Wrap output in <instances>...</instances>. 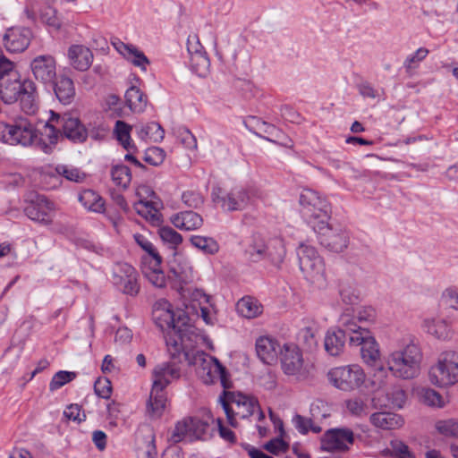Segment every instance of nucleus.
Masks as SVG:
<instances>
[{
    "label": "nucleus",
    "instance_id": "nucleus-30",
    "mask_svg": "<svg viewBox=\"0 0 458 458\" xmlns=\"http://www.w3.org/2000/svg\"><path fill=\"white\" fill-rule=\"evenodd\" d=\"M166 403V396L164 389L153 386L150 391L149 399L147 403V412L151 419H158L162 416Z\"/></svg>",
    "mask_w": 458,
    "mask_h": 458
},
{
    "label": "nucleus",
    "instance_id": "nucleus-26",
    "mask_svg": "<svg viewBox=\"0 0 458 458\" xmlns=\"http://www.w3.org/2000/svg\"><path fill=\"white\" fill-rule=\"evenodd\" d=\"M68 56L72 67L78 71H87L93 61V54L89 48L74 45L69 48Z\"/></svg>",
    "mask_w": 458,
    "mask_h": 458
},
{
    "label": "nucleus",
    "instance_id": "nucleus-13",
    "mask_svg": "<svg viewBox=\"0 0 458 458\" xmlns=\"http://www.w3.org/2000/svg\"><path fill=\"white\" fill-rule=\"evenodd\" d=\"M358 325L354 319L343 318V327H333L327 330L324 338V347L330 356L341 355L345 348L347 339L357 332Z\"/></svg>",
    "mask_w": 458,
    "mask_h": 458
},
{
    "label": "nucleus",
    "instance_id": "nucleus-11",
    "mask_svg": "<svg viewBox=\"0 0 458 458\" xmlns=\"http://www.w3.org/2000/svg\"><path fill=\"white\" fill-rule=\"evenodd\" d=\"M37 139V130L25 119L13 123H0V140L10 145L30 146Z\"/></svg>",
    "mask_w": 458,
    "mask_h": 458
},
{
    "label": "nucleus",
    "instance_id": "nucleus-9",
    "mask_svg": "<svg viewBox=\"0 0 458 458\" xmlns=\"http://www.w3.org/2000/svg\"><path fill=\"white\" fill-rule=\"evenodd\" d=\"M221 193L220 188L217 191L214 190L212 192L213 201L220 204L224 210L232 212L243 210L251 205L258 196V190L253 187L236 186L226 194L221 195Z\"/></svg>",
    "mask_w": 458,
    "mask_h": 458
},
{
    "label": "nucleus",
    "instance_id": "nucleus-10",
    "mask_svg": "<svg viewBox=\"0 0 458 458\" xmlns=\"http://www.w3.org/2000/svg\"><path fill=\"white\" fill-rule=\"evenodd\" d=\"M327 378L335 388L351 392L364 384L366 375L359 365L353 364L331 369L327 373Z\"/></svg>",
    "mask_w": 458,
    "mask_h": 458
},
{
    "label": "nucleus",
    "instance_id": "nucleus-20",
    "mask_svg": "<svg viewBox=\"0 0 458 458\" xmlns=\"http://www.w3.org/2000/svg\"><path fill=\"white\" fill-rule=\"evenodd\" d=\"M30 69L34 78L46 87L58 76L55 59L50 55H41L33 58L30 63Z\"/></svg>",
    "mask_w": 458,
    "mask_h": 458
},
{
    "label": "nucleus",
    "instance_id": "nucleus-46",
    "mask_svg": "<svg viewBox=\"0 0 458 458\" xmlns=\"http://www.w3.org/2000/svg\"><path fill=\"white\" fill-rule=\"evenodd\" d=\"M158 234L162 242L172 250H175L177 246L182 242V235L170 226L159 228Z\"/></svg>",
    "mask_w": 458,
    "mask_h": 458
},
{
    "label": "nucleus",
    "instance_id": "nucleus-48",
    "mask_svg": "<svg viewBox=\"0 0 458 458\" xmlns=\"http://www.w3.org/2000/svg\"><path fill=\"white\" fill-rule=\"evenodd\" d=\"M209 65V58L206 52L199 53L190 56V66L191 70L199 76L206 74Z\"/></svg>",
    "mask_w": 458,
    "mask_h": 458
},
{
    "label": "nucleus",
    "instance_id": "nucleus-8",
    "mask_svg": "<svg viewBox=\"0 0 458 458\" xmlns=\"http://www.w3.org/2000/svg\"><path fill=\"white\" fill-rule=\"evenodd\" d=\"M429 381L439 387H446L458 382V352H442L436 365L428 372Z\"/></svg>",
    "mask_w": 458,
    "mask_h": 458
},
{
    "label": "nucleus",
    "instance_id": "nucleus-34",
    "mask_svg": "<svg viewBox=\"0 0 458 458\" xmlns=\"http://www.w3.org/2000/svg\"><path fill=\"white\" fill-rule=\"evenodd\" d=\"M132 127L122 120H117L114 127V133L116 140L127 151L136 150L137 148L131 138Z\"/></svg>",
    "mask_w": 458,
    "mask_h": 458
},
{
    "label": "nucleus",
    "instance_id": "nucleus-64",
    "mask_svg": "<svg viewBox=\"0 0 458 458\" xmlns=\"http://www.w3.org/2000/svg\"><path fill=\"white\" fill-rule=\"evenodd\" d=\"M64 415L70 420L77 421L78 423L86 420V415L82 413L81 416V406L78 404H70L64 411Z\"/></svg>",
    "mask_w": 458,
    "mask_h": 458
},
{
    "label": "nucleus",
    "instance_id": "nucleus-49",
    "mask_svg": "<svg viewBox=\"0 0 458 458\" xmlns=\"http://www.w3.org/2000/svg\"><path fill=\"white\" fill-rule=\"evenodd\" d=\"M133 237L137 244L148 254L149 258H152L155 266H160L162 263V257L159 255L154 245L140 233H136Z\"/></svg>",
    "mask_w": 458,
    "mask_h": 458
},
{
    "label": "nucleus",
    "instance_id": "nucleus-32",
    "mask_svg": "<svg viewBox=\"0 0 458 458\" xmlns=\"http://www.w3.org/2000/svg\"><path fill=\"white\" fill-rule=\"evenodd\" d=\"M79 201L88 210L102 213L105 211V201L100 195L92 190H84L79 195Z\"/></svg>",
    "mask_w": 458,
    "mask_h": 458
},
{
    "label": "nucleus",
    "instance_id": "nucleus-3",
    "mask_svg": "<svg viewBox=\"0 0 458 458\" xmlns=\"http://www.w3.org/2000/svg\"><path fill=\"white\" fill-rule=\"evenodd\" d=\"M166 345L171 360L156 366L153 370V386L165 389L173 380L181 377L180 363L189 360V352H186L182 343L173 337L166 339Z\"/></svg>",
    "mask_w": 458,
    "mask_h": 458
},
{
    "label": "nucleus",
    "instance_id": "nucleus-44",
    "mask_svg": "<svg viewBox=\"0 0 458 458\" xmlns=\"http://www.w3.org/2000/svg\"><path fill=\"white\" fill-rule=\"evenodd\" d=\"M190 241L194 247L207 254H215L219 250L218 243L211 237L193 235Z\"/></svg>",
    "mask_w": 458,
    "mask_h": 458
},
{
    "label": "nucleus",
    "instance_id": "nucleus-57",
    "mask_svg": "<svg viewBox=\"0 0 458 458\" xmlns=\"http://www.w3.org/2000/svg\"><path fill=\"white\" fill-rule=\"evenodd\" d=\"M387 452L395 458H415L409 446L399 440L391 441V449H387Z\"/></svg>",
    "mask_w": 458,
    "mask_h": 458
},
{
    "label": "nucleus",
    "instance_id": "nucleus-52",
    "mask_svg": "<svg viewBox=\"0 0 458 458\" xmlns=\"http://www.w3.org/2000/svg\"><path fill=\"white\" fill-rule=\"evenodd\" d=\"M75 377V372L60 370L53 376L49 383V389L51 392H54L64 386L65 384L72 381Z\"/></svg>",
    "mask_w": 458,
    "mask_h": 458
},
{
    "label": "nucleus",
    "instance_id": "nucleus-6",
    "mask_svg": "<svg viewBox=\"0 0 458 458\" xmlns=\"http://www.w3.org/2000/svg\"><path fill=\"white\" fill-rule=\"evenodd\" d=\"M422 354L420 347L411 342L403 350L394 352L388 360V369L396 377L410 379L420 372Z\"/></svg>",
    "mask_w": 458,
    "mask_h": 458
},
{
    "label": "nucleus",
    "instance_id": "nucleus-27",
    "mask_svg": "<svg viewBox=\"0 0 458 458\" xmlns=\"http://www.w3.org/2000/svg\"><path fill=\"white\" fill-rule=\"evenodd\" d=\"M114 46L119 53L133 65L140 67L142 71L147 70V65L149 64L150 62L142 51L133 45L125 44L121 41L114 43Z\"/></svg>",
    "mask_w": 458,
    "mask_h": 458
},
{
    "label": "nucleus",
    "instance_id": "nucleus-19",
    "mask_svg": "<svg viewBox=\"0 0 458 458\" xmlns=\"http://www.w3.org/2000/svg\"><path fill=\"white\" fill-rule=\"evenodd\" d=\"M354 443V435L352 429L347 428H335L328 429L321 438V449L327 452L349 450V445Z\"/></svg>",
    "mask_w": 458,
    "mask_h": 458
},
{
    "label": "nucleus",
    "instance_id": "nucleus-54",
    "mask_svg": "<svg viewBox=\"0 0 458 458\" xmlns=\"http://www.w3.org/2000/svg\"><path fill=\"white\" fill-rule=\"evenodd\" d=\"M191 424L189 418H185L181 421H178L170 436V440L174 443H179L184 439L186 436L191 437L190 432Z\"/></svg>",
    "mask_w": 458,
    "mask_h": 458
},
{
    "label": "nucleus",
    "instance_id": "nucleus-1",
    "mask_svg": "<svg viewBox=\"0 0 458 458\" xmlns=\"http://www.w3.org/2000/svg\"><path fill=\"white\" fill-rule=\"evenodd\" d=\"M20 101L26 114H35L39 107L38 94L35 82L30 79L21 80L20 73H11L0 79V101L6 105Z\"/></svg>",
    "mask_w": 458,
    "mask_h": 458
},
{
    "label": "nucleus",
    "instance_id": "nucleus-33",
    "mask_svg": "<svg viewBox=\"0 0 458 458\" xmlns=\"http://www.w3.org/2000/svg\"><path fill=\"white\" fill-rule=\"evenodd\" d=\"M245 258L250 262H259L267 258V244L259 235H254L244 251Z\"/></svg>",
    "mask_w": 458,
    "mask_h": 458
},
{
    "label": "nucleus",
    "instance_id": "nucleus-61",
    "mask_svg": "<svg viewBox=\"0 0 458 458\" xmlns=\"http://www.w3.org/2000/svg\"><path fill=\"white\" fill-rule=\"evenodd\" d=\"M264 448L269 453L277 455L280 452H286L289 448V444L281 437H276L266 443Z\"/></svg>",
    "mask_w": 458,
    "mask_h": 458
},
{
    "label": "nucleus",
    "instance_id": "nucleus-4",
    "mask_svg": "<svg viewBox=\"0 0 458 458\" xmlns=\"http://www.w3.org/2000/svg\"><path fill=\"white\" fill-rule=\"evenodd\" d=\"M350 345L360 347V352L364 362L377 368L374 374V377L376 378V380L373 381L374 386L377 388L383 387L386 384L383 378L386 376V371L382 365L377 364L380 356L379 349L370 332L368 329L358 326L357 332L350 336Z\"/></svg>",
    "mask_w": 458,
    "mask_h": 458
},
{
    "label": "nucleus",
    "instance_id": "nucleus-36",
    "mask_svg": "<svg viewBox=\"0 0 458 458\" xmlns=\"http://www.w3.org/2000/svg\"><path fill=\"white\" fill-rule=\"evenodd\" d=\"M285 247L283 239H271L267 244V258L275 266H279L285 257Z\"/></svg>",
    "mask_w": 458,
    "mask_h": 458
},
{
    "label": "nucleus",
    "instance_id": "nucleus-62",
    "mask_svg": "<svg viewBox=\"0 0 458 458\" xmlns=\"http://www.w3.org/2000/svg\"><path fill=\"white\" fill-rule=\"evenodd\" d=\"M442 301L446 307L458 310V288H447L443 293Z\"/></svg>",
    "mask_w": 458,
    "mask_h": 458
},
{
    "label": "nucleus",
    "instance_id": "nucleus-5",
    "mask_svg": "<svg viewBox=\"0 0 458 458\" xmlns=\"http://www.w3.org/2000/svg\"><path fill=\"white\" fill-rule=\"evenodd\" d=\"M300 213L305 223L312 229L331 218V207L327 199L310 189H304L299 197Z\"/></svg>",
    "mask_w": 458,
    "mask_h": 458
},
{
    "label": "nucleus",
    "instance_id": "nucleus-56",
    "mask_svg": "<svg viewBox=\"0 0 458 458\" xmlns=\"http://www.w3.org/2000/svg\"><path fill=\"white\" fill-rule=\"evenodd\" d=\"M437 430L445 436L458 438V421L454 420H439L436 423Z\"/></svg>",
    "mask_w": 458,
    "mask_h": 458
},
{
    "label": "nucleus",
    "instance_id": "nucleus-51",
    "mask_svg": "<svg viewBox=\"0 0 458 458\" xmlns=\"http://www.w3.org/2000/svg\"><path fill=\"white\" fill-rule=\"evenodd\" d=\"M420 400L424 404L430 407L443 408L445 404L443 396L430 388L422 391Z\"/></svg>",
    "mask_w": 458,
    "mask_h": 458
},
{
    "label": "nucleus",
    "instance_id": "nucleus-24",
    "mask_svg": "<svg viewBox=\"0 0 458 458\" xmlns=\"http://www.w3.org/2000/svg\"><path fill=\"white\" fill-rule=\"evenodd\" d=\"M206 369H208L207 374L203 377L205 384L209 385L219 380L225 389L224 391L232 387L230 374L216 358H211V362L204 367V370Z\"/></svg>",
    "mask_w": 458,
    "mask_h": 458
},
{
    "label": "nucleus",
    "instance_id": "nucleus-21",
    "mask_svg": "<svg viewBox=\"0 0 458 458\" xmlns=\"http://www.w3.org/2000/svg\"><path fill=\"white\" fill-rule=\"evenodd\" d=\"M31 31L28 28H13L6 31L3 40L7 51L11 53L23 52L30 46Z\"/></svg>",
    "mask_w": 458,
    "mask_h": 458
},
{
    "label": "nucleus",
    "instance_id": "nucleus-2",
    "mask_svg": "<svg viewBox=\"0 0 458 458\" xmlns=\"http://www.w3.org/2000/svg\"><path fill=\"white\" fill-rule=\"evenodd\" d=\"M152 319L162 331H167L165 340L171 336L182 344L186 334L191 331L186 313L182 310L174 313L172 305L165 300L155 303Z\"/></svg>",
    "mask_w": 458,
    "mask_h": 458
},
{
    "label": "nucleus",
    "instance_id": "nucleus-42",
    "mask_svg": "<svg viewBox=\"0 0 458 458\" xmlns=\"http://www.w3.org/2000/svg\"><path fill=\"white\" fill-rule=\"evenodd\" d=\"M138 134L142 140L148 138L154 142H159L165 137V131L158 123L151 122L141 126Z\"/></svg>",
    "mask_w": 458,
    "mask_h": 458
},
{
    "label": "nucleus",
    "instance_id": "nucleus-35",
    "mask_svg": "<svg viewBox=\"0 0 458 458\" xmlns=\"http://www.w3.org/2000/svg\"><path fill=\"white\" fill-rule=\"evenodd\" d=\"M148 258H143V266L141 267L142 274L148 279V281L157 288H163L165 286L167 278L165 277L164 271L160 269V266L153 265L147 266L146 260Z\"/></svg>",
    "mask_w": 458,
    "mask_h": 458
},
{
    "label": "nucleus",
    "instance_id": "nucleus-29",
    "mask_svg": "<svg viewBox=\"0 0 458 458\" xmlns=\"http://www.w3.org/2000/svg\"><path fill=\"white\" fill-rule=\"evenodd\" d=\"M370 422L377 428L391 430L403 425L402 416L393 412L378 411L373 413L369 418Z\"/></svg>",
    "mask_w": 458,
    "mask_h": 458
},
{
    "label": "nucleus",
    "instance_id": "nucleus-39",
    "mask_svg": "<svg viewBox=\"0 0 458 458\" xmlns=\"http://www.w3.org/2000/svg\"><path fill=\"white\" fill-rule=\"evenodd\" d=\"M48 174L53 178H56V176L60 175L74 182H81L86 178L85 173L76 167L66 165H58L53 171L49 172Z\"/></svg>",
    "mask_w": 458,
    "mask_h": 458
},
{
    "label": "nucleus",
    "instance_id": "nucleus-43",
    "mask_svg": "<svg viewBox=\"0 0 458 458\" xmlns=\"http://www.w3.org/2000/svg\"><path fill=\"white\" fill-rule=\"evenodd\" d=\"M111 177L117 186L126 189L131 181V170L125 165H114L111 169Z\"/></svg>",
    "mask_w": 458,
    "mask_h": 458
},
{
    "label": "nucleus",
    "instance_id": "nucleus-60",
    "mask_svg": "<svg viewBox=\"0 0 458 458\" xmlns=\"http://www.w3.org/2000/svg\"><path fill=\"white\" fill-rule=\"evenodd\" d=\"M178 139L186 148L195 149L197 148V140L195 136L186 127L179 129Z\"/></svg>",
    "mask_w": 458,
    "mask_h": 458
},
{
    "label": "nucleus",
    "instance_id": "nucleus-31",
    "mask_svg": "<svg viewBox=\"0 0 458 458\" xmlns=\"http://www.w3.org/2000/svg\"><path fill=\"white\" fill-rule=\"evenodd\" d=\"M127 106L133 113H141L145 110L148 103V97L138 87L131 86L125 92Z\"/></svg>",
    "mask_w": 458,
    "mask_h": 458
},
{
    "label": "nucleus",
    "instance_id": "nucleus-16",
    "mask_svg": "<svg viewBox=\"0 0 458 458\" xmlns=\"http://www.w3.org/2000/svg\"><path fill=\"white\" fill-rule=\"evenodd\" d=\"M137 270L128 263H116L112 271V283L123 294L135 297L140 293Z\"/></svg>",
    "mask_w": 458,
    "mask_h": 458
},
{
    "label": "nucleus",
    "instance_id": "nucleus-47",
    "mask_svg": "<svg viewBox=\"0 0 458 458\" xmlns=\"http://www.w3.org/2000/svg\"><path fill=\"white\" fill-rule=\"evenodd\" d=\"M298 340L300 344L308 351L313 352L316 350L318 340L316 331L311 327H304L300 330L298 334Z\"/></svg>",
    "mask_w": 458,
    "mask_h": 458
},
{
    "label": "nucleus",
    "instance_id": "nucleus-41",
    "mask_svg": "<svg viewBox=\"0 0 458 458\" xmlns=\"http://www.w3.org/2000/svg\"><path fill=\"white\" fill-rule=\"evenodd\" d=\"M51 124H52L51 123H47V122L45 124V131H46V134H47V137L49 142L47 143L44 140H42V139L38 140V138H37L33 143L36 145V147L38 149H40L41 151H43L46 154H51L53 152L55 146L56 145V143L58 141L57 131L54 127H51L50 126Z\"/></svg>",
    "mask_w": 458,
    "mask_h": 458
},
{
    "label": "nucleus",
    "instance_id": "nucleus-58",
    "mask_svg": "<svg viewBox=\"0 0 458 458\" xmlns=\"http://www.w3.org/2000/svg\"><path fill=\"white\" fill-rule=\"evenodd\" d=\"M95 394L103 399H109L112 394V385L109 379L98 378L94 384Z\"/></svg>",
    "mask_w": 458,
    "mask_h": 458
},
{
    "label": "nucleus",
    "instance_id": "nucleus-17",
    "mask_svg": "<svg viewBox=\"0 0 458 458\" xmlns=\"http://www.w3.org/2000/svg\"><path fill=\"white\" fill-rule=\"evenodd\" d=\"M281 355L282 369L284 374L293 376L298 381L309 377V371L303 366L302 353L297 346L284 344Z\"/></svg>",
    "mask_w": 458,
    "mask_h": 458
},
{
    "label": "nucleus",
    "instance_id": "nucleus-38",
    "mask_svg": "<svg viewBox=\"0 0 458 458\" xmlns=\"http://www.w3.org/2000/svg\"><path fill=\"white\" fill-rule=\"evenodd\" d=\"M238 313L247 318H253L262 313V306L251 297L242 298L236 305Z\"/></svg>",
    "mask_w": 458,
    "mask_h": 458
},
{
    "label": "nucleus",
    "instance_id": "nucleus-22",
    "mask_svg": "<svg viewBox=\"0 0 458 458\" xmlns=\"http://www.w3.org/2000/svg\"><path fill=\"white\" fill-rule=\"evenodd\" d=\"M47 88L53 90L58 101L63 105H70L75 98L73 81L65 74H59Z\"/></svg>",
    "mask_w": 458,
    "mask_h": 458
},
{
    "label": "nucleus",
    "instance_id": "nucleus-50",
    "mask_svg": "<svg viewBox=\"0 0 458 458\" xmlns=\"http://www.w3.org/2000/svg\"><path fill=\"white\" fill-rule=\"evenodd\" d=\"M189 421L191 424V437L196 439H205V436L209 428V423L198 417H189Z\"/></svg>",
    "mask_w": 458,
    "mask_h": 458
},
{
    "label": "nucleus",
    "instance_id": "nucleus-23",
    "mask_svg": "<svg viewBox=\"0 0 458 458\" xmlns=\"http://www.w3.org/2000/svg\"><path fill=\"white\" fill-rule=\"evenodd\" d=\"M194 280L192 268L188 266L177 265L170 268L167 281L171 287L176 290L181 295L185 293V286Z\"/></svg>",
    "mask_w": 458,
    "mask_h": 458
},
{
    "label": "nucleus",
    "instance_id": "nucleus-53",
    "mask_svg": "<svg viewBox=\"0 0 458 458\" xmlns=\"http://www.w3.org/2000/svg\"><path fill=\"white\" fill-rule=\"evenodd\" d=\"M345 405L347 411L353 416L362 417L369 413L368 404L360 397L347 400Z\"/></svg>",
    "mask_w": 458,
    "mask_h": 458
},
{
    "label": "nucleus",
    "instance_id": "nucleus-18",
    "mask_svg": "<svg viewBox=\"0 0 458 458\" xmlns=\"http://www.w3.org/2000/svg\"><path fill=\"white\" fill-rule=\"evenodd\" d=\"M55 212L54 202L39 194L35 195L24 208V213L30 219L43 225H50L53 222Z\"/></svg>",
    "mask_w": 458,
    "mask_h": 458
},
{
    "label": "nucleus",
    "instance_id": "nucleus-28",
    "mask_svg": "<svg viewBox=\"0 0 458 458\" xmlns=\"http://www.w3.org/2000/svg\"><path fill=\"white\" fill-rule=\"evenodd\" d=\"M171 222L175 227L181 230L191 231L202 226L203 218L196 212L184 211L174 215L171 218Z\"/></svg>",
    "mask_w": 458,
    "mask_h": 458
},
{
    "label": "nucleus",
    "instance_id": "nucleus-25",
    "mask_svg": "<svg viewBox=\"0 0 458 458\" xmlns=\"http://www.w3.org/2000/svg\"><path fill=\"white\" fill-rule=\"evenodd\" d=\"M279 344L269 336H260L256 341V352L259 359L265 364L271 365L277 360L281 352Z\"/></svg>",
    "mask_w": 458,
    "mask_h": 458
},
{
    "label": "nucleus",
    "instance_id": "nucleus-63",
    "mask_svg": "<svg viewBox=\"0 0 458 458\" xmlns=\"http://www.w3.org/2000/svg\"><path fill=\"white\" fill-rule=\"evenodd\" d=\"M182 199L185 205L194 208H199L203 203L201 195L194 191L183 192Z\"/></svg>",
    "mask_w": 458,
    "mask_h": 458
},
{
    "label": "nucleus",
    "instance_id": "nucleus-40",
    "mask_svg": "<svg viewBox=\"0 0 458 458\" xmlns=\"http://www.w3.org/2000/svg\"><path fill=\"white\" fill-rule=\"evenodd\" d=\"M424 327L428 334L437 339L445 340L451 335L449 326L443 319H426L424 321Z\"/></svg>",
    "mask_w": 458,
    "mask_h": 458
},
{
    "label": "nucleus",
    "instance_id": "nucleus-15",
    "mask_svg": "<svg viewBox=\"0 0 458 458\" xmlns=\"http://www.w3.org/2000/svg\"><path fill=\"white\" fill-rule=\"evenodd\" d=\"M319 244L329 251H344L349 243V233L341 226H333L327 222L314 228Z\"/></svg>",
    "mask_w": 458,
    "mask_h": 458
},
{
    "label": "nucleus",
    "instance_id": "nucleus-59",
    "mask_svg": "<svg viewBox=\"0 0 458 458\" xmlns=\"http://www.w3.org/2000/svg\"><path fill=\"white\" fill-rule=\"evenodd\" d=\"M392 405L396 408H403L406 402V393L403 389L394 386L386 394Z\"/></svg>",
    "mask_w": 458,
    "mask_h": 458
},
{
    "label": "nucleus",
    "instance_id": "nucleus-45",
    "mask_svg": "<svg viewBox=\"0 0 458 458\" xmlns=\"http://www.w3.org/2000/svg\"><path fill=\"white\" fill-rule=\"evenodd\" d=\"M293 424L299 433L306 435L310 430L314 433L321 432V427L316 425L312 418H307L300 414H295L293 418Z\"/></svg>",
    "mask_w": 458,
    "mask_h": 458
},
{
    "label": "nucleus",
    "instance_id": "nucleus-14",
    "mask_svg": "<svg viewBox=\"0 0 458 458\" xmlns=\"http://www.w3.org/2000/svg\"><path fill=\"white\" fill-rule=\"evenodd\" d=\"M299 266L301 272L313 282L325 277V264L317 250L310 245L301 243L297 249Z\"/></svg>",
    "mask_w": 458,
    "mask_h": 458
},
{
    "label": "nucleus",
    "instance_id": "nucleus-37",
    "mask_svg": "<svg viewBox=\"0 0 458 458\" xmlns=\"http://www.w3.org/2000/svg\"><path fill=\"white\" fill-rule=\"evenodd\" d=\"M252 121L256 122V126L259 130L263 131L266 135L262 136L259 132H255L259 137L274 143H279L286 146V143L279 142V140L284 136L283 132L275 125L261 121L256 117H251Z\"/></svg>",
    "mask_w": 458,
    "mask_h": 458
},
{
    "label": "nucleus",
    "instance_id": "nucleus-55",
    "mask_svg": "<svg viewBox=\"0 0 458 458\" xmlns=\"http://www.w3.org/2000/svg\"><path fill=\"white\" fill-rule=\"evenodd\" d=\"M165 157V152L159 147L147 148L144 154V161L153 166L160 165Z\"/></svg>",
    "mask_w": 458,
    "mask_h": 458
},
{
    "label": "nucleus",
    "instance_id": "nucleus-12",
    "mask_svg": "<svg viewBox=\"0 0 458 458\" xmlns=\"http://www.w3.org/2000/svg\"><path fill=\"white\" fill-rule=\"evenodd\" d=\"M47 123H52L50 126L57 131L58 137L64 135L73 143H83L87 140L86 126L78 117H72L69 114L61 115L51 111Z\"/></svg>",
    "mask_w": 458,
    "mask_h": 458
},
{
    "label": "nucleus",
    "instance_id": "nucleus-7",
    "mask_svg": "<svg viewBox=\"0 0 458 458\" xmlns=\"http://www.w3.org/2000/svg\"><path fill=\"white\" fill-rule=\"evenodd\" d=\"M220 402L228 423L233 428L237 427L236 416L241 419H247L253 415L256 408H259V402L256 398L242 394H235L227 391L223 392Z\"/></svg>",
    "mask_w": 458,
    "mask_h": 458
}]
</instances>
